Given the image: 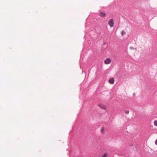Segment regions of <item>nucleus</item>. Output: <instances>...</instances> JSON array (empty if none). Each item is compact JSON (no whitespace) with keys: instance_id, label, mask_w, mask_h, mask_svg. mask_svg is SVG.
<instances>
[{"instance_id":"1","label":"nucleus","mask_w":157,"mask_h":157,"mask_svg":"<svg viewBox=\"0 0 157 157\" xmlns=\"http://www.w3.org/2000/svg\"><path fill=\"white\" fill-rule=\"evenodd\" d=\"M113 20V19H111L108 21V24L111 27H112L114 26Z\"/></svg>"},{"instance_id":"2","label":"nucleus","mask_w":157,"mask_h":157,"mask_svg":"<svg viewBox=\"0 0 157 157\" xmlns=\"http://www.w3.org/2000/svg\"><path fill=\"white\" fill-rule=\"evenodd\" d=\"M99 16L102 18H105L106 17V14L105 13L101 12L99 14Z\"/></svg>"},{"instance_id":"3","label":"nucleus","mask_w":157,"mask_h":157,"mask_svg":"<svg viewBox=\"0 0 157 157\" xmlns=\"http://www.w3.org/2000/svg\"><path fill=\"white\" fill-rule=\"evenodd\" d=\"M111 62V60L110 58H107L105 59L104 61L105 64H110Z\"/></svg>"},{"instance_id":"4","label":"nucleus","mask_w":157,"mask_h":157,"mask_svg":"<svg viewBox=\"0 0 157 157\" xmlns=\"http://www.w3.org/2000/svg\"><path fill=\"white\" fill-rule=\"evenodd\" d=\"M114 79L113 78H111L109 80V82L111 84H113L114 83Z\"/></svg>"},{"instance_id":"5","label":"nucleus","mask_w":157,"mask_h":157,"mask_svg":"<svg viewBox=\"0 0 157 157\" xmlns=\"http://www.w3.org/2000/svg\"><path fill=\"white\" fill-rule=\"evenodd\" d=\"M101 108H102V109H106V107L104 105H102V104H99L98 105Z\"/></svg>"},{"instance_id":"6","label":"nucleus","mask_w":157,"mask_h":157,"mask_svg":"<svg viewBox=\"0 0 157 157\" xmlns=\"http://www.w3.org/2000/svg\"><path fill=\"white\" fill-rule=\"evenodd\" d=\"M126 34V32L124 30H123L121 32V34L122 36H123L124 35Z\"/></svg>"},{"instance_id":"7","label":"nucleus","mask_w":157,"mask_h":157,"mask_svg":"<svg viewBox=\"0 0 157 157\" xmlns=\"http://www.w3.org/2000/svg\"><path fill=\"white\" fill-rule=\"evenodd\" d=\"M154 124L155 126L157 127V120L155 121H154Z\"/></svg>"},{"instance_id":"8","label":"nucleus","mask_w":157,"mask_h":157,"mask_svg":"<svg viewBox=\"0 0 157 157\" xmlns=\"http://www.w3.org/2000/svg\"><path fill=\"white\" fill-rule=\"evenodd\" d=\"M107 155L108 154L107 153H105L103 155L102 157H107Z\"/></svg>"},{"instance_id":"9","label":"nucleus","mask_w":157,"mask_h":157,"mask_svg":"<svg viewBox=\"0 0 157 157\" xmlns=\"http://www.w3.org/2000/svg\"><path fill=\"white\" fill-rule=\"evenodd\" d=\"M126 114H128L129 113V111L128 110H126L125 112Z\"/></svg>"},{"instance_id":"10","label":"nucleus","mask_w":157,"mask_h":157,"mask_svg":"<svg viewBox=\"0 0 157 157\" xmlns=\"http://www.w3.org/2000/svg\"><path fill=\"white\" fill-rule=\"evenodd\" d=\"M155 144L156 145H157V139L155 140Z\"/></svg>"},{"instance_id":"11","label":"nucleus","mask_w":157,"mask_h":157,"mask_svg":"<svg viewBox=\"0 0 157 157\" xmlns=\"http://www.w3.org/2000/svg\"><path fill=\"white\" fill-rule=\"evenodd\" d=\"M103 130H104V129H103V128H102V129H101V131L102 132V131H103Z\"/></svg>"}]
</instances>
